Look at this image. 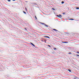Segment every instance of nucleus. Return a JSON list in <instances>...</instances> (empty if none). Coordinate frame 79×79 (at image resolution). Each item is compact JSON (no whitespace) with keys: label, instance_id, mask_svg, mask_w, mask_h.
Here are the masks:
<instances>
[{"label":"nucleus","instance_id":"obj_1","mask_svg":"<svg viewBox=\"0 0 79 79\" xmlns=\"http://www.w3.org/2000/svg\"><path fill=\"white\" fill-rule=\"evenodd\" d=\"M40 24H44V25L45 26H46V27H48V25H46V24H45L44 23H42L41 22H40Z\"/></svg>","mask_w":79,"mask_h":79},{"label":"nucleus","instance_id":"obj_2","mask_svg":"<svg viewBox=\"0 0 79 79\" xmlns=\"http://www.w3.org/2000/svg\"><path fill=\"white\" fill-rule=\"evenodd\" d=\"M57 17H58L60 18H62V15H61L59 14V15H57Z\"/></svg>","mask_w":79,"mask_h":79},{"label":"nucleus","instance_id":"obj_3","mask_svg":"<svg viewBox=\"0 0 79 79\" xmlns=\"http://www.w3.org/2000/svg\"><path fill=\"white\" fill-rule=\"evenodd\" d=\"M44 37H46V38H48V39H50V37H49V36H44Z\"/></svg>","mask_w":79,"mask_h":79},{"label":"nucleus","instance_id":"obj_4","mask_svg":"<svg viewBox=\"0 0 79 79\" xmlns=\"http://www.w3.org/2000/svg\"><path fill=\"white\" fill-rule=\"evenodd\" d=\"M30 44H31V45H33V47H35V45H34V44H33L32 43H30Z\"/></svg>","mask_w":79,"mask_h":79},{"label":"nucleus","instance_id":"obj_5","mask_svg":"<svg viewBox=\"0 0 79 79\" xmlns=\"http://www.w3.org/2000/svg\"><path fill=\"white\" fill-rule=\"evenodd\" d=\"M62 43H68V42H66V41H65V42H63V41H62Z\"/></svg>","mask_w":79,"mask_h":79},{"label":"nucleus","instance_id":"obj_6","mask_svg":"<svg viewBox=\"0 0 79 79\" xmlns=\"http://www.w3.org/2000/svg\"><path fill=\"white\" fill-rule=\"evenodd\" d=\"M53 30L55 31H56H56H58V30H57L55 29H53Z\"/></svg>","mask_w":79,"mask_h":79},{"label":"nucleus","instance_id":"obj_7","mask_svg":"<svg viewBox=\"0 0 79 79\" xmlns=\"http://www.w3.org/2000/svg\"><path fill=\"white\" fill-rule=\"evenodd\" d=\"M69 19V20H74V19Z\"/></svg>","mask_w":79,"mask_h":79},{"label":"nucleus","instance_id":"obj_8","mask_svg":"<svg viewBox=\"0 0 79 79\" xmlns=\"http://www.w3.org/2000/svg\"><path fill=\"white\" fill-rule=\"evenodd\" d=\"M52 10H54V11L55 10V8H52Z\"/></svg>","mask_w":79,"mask_h":79},{"label":"nucleus","instance_id":"obj_9","mask_svg":"<svg viewBox=\"0 0 79 79\" xmlns=\"http://www.w3.org/2000/svg\"><path fill=\"white\" fill-rule=\"evenodd\" d=\"M64 3V1H62L61 2V4H63Z\"/></svg>","mask_w":79,"mask_h":79},{"label":"nucleus","instance_id":"obj_10","mask_svg":"<svg viewBox=\"0 0 79 79\" xmlns=\"http://www.w3.org/2000/svg\"><path fill=\"white\" fill-rule=\"evenodd\" d=\"M23 13H24V14H26V12L24 11H23Z\"/></svg>","mask_w":79,"mask_h":79},{"label":"nucleus","instance_id":"obj_11","mask_svg":"<svg viewBox=\"0 0 79 79\" xmlns=\"http://www.w3.org/2000/svg\"><path fill=\"white\" fill-rule=\"evenodd\" d=\"M68 71H69V72H71V70L69 69H68Z\"/></svg>","mask_w":79,"mask_h":79},{"label":"nucleus","instance_id":"obj_12","mask_svg":"<svg viewBox=\"0 0 79 79\" xmlns=\"http://www.w3.org/2000/svg\"><path fill=\"white\" fill-rule=\"evenodd\" d=\"M35 18L36 19H37V17H36V16H35Z\"/></svg>","mask_w":79,"mask_h":79},{"label":"nucleus","instance_id":"obj_13","mask_svg":"<svg viewBox=\"0 0 79 79\" xmlns=\"http://www.w3.org/2000/svg\"><path fill=\"white\" fill-rule=\"evenodd\" d=\"M76 9H77V10H79V7H76Z\"/></svg>","mask_w":79,"mask_h":79},{"label":"nucleus","instance_id":"obj_14","mask_svg":"<svg viewBox=\"0 0 79 79\" xmlns=\"http://www.w3.org/2000/svg\"><path fill=\"white\" fill-rule=\"evenodd\" d=\"M54 50H56V48H54Z\"/></svg>","mask_w":79,"mask_h":79},{"label":"nucleus","instance_id":"obj_15","mask_svg":"<svg viewBox=\"0 0 79 79\" xmlns=\"http://www.w3.org/2000/svg\"><path fill=\"white\" fill-rule=\"evenodd\" d=\"M68 54H72V53L71 52H70L68 53Z\"/></svg>","mask_w":79,"mask_h":79},{"label":"nucleus","instance_id":"obj_16","mask_svg":"<svg viewBox=\"0 0 79 79\" xmlns=\"http://www.w3.org/2000/svg\"><path fill=\"white\" fill-rule=\"evenodd\" d=\"M48 46L49 47H50V48L51 47V46L50 45H48Z\"/></svg>","mask_w":79,"mask_h":79},{"label":"nucleus","instance_id":"obj_17","mask_svg":"<svg viewBox=\"0 0 79 79\" xmlns=\"http://www.w3.org/2000/svg\"><path fill=\"white\" fill-rule=\"evenodd\" d=\"M25 10L26 11H27V8H26V7H25Z\"/></svg>","mask_w":79,"mask_h":79},{"label":"nucleus","instance_id":"obj_18","mask_svg":"<svg viewBox=\"0 0 79 79\" xmlns=\"http://www.w3.org/2000/svg\"><path fill=\"white\" fill-rule=\"evenodd\" d=\"M76 55V56H79V55L77 54Z\"/></svg>","mask_w":79,"mask_h":79},{"label":"nucleus","instance_id":"obj_19","mask_svg":"<svg viewBox=\"0 0 79 79\" xmlns=\"http://www.w3.org/2000/svg\"><path fill=\"white\" fill-rule=\"evenodd\" d=\"M62 14L63 15H65V13H62Z\"/></svg>","mask_w":79,"mask_h":79},{"label":"nucleus","instance_id":"obj_20","mask_svg":"<svg viewBox=\"0 0 79 79\" xmlns=\"http://www.w3.org/2000/svg\"><path fill=\"white\" fill-rule=\"evenodd\" d=\"M25 29L26 31H27V29H26V28H25Z\"/></svg>","mask_w":79,"mask_h":79},{"label":"nucleus","instance_id":"obj_21","mask_svg":"<svg viewBox=\"0 0 79 79\" xmlns=\"http://www.w3.org/2000/svg\"><path fill=\"white\" fill-rule=\"evenodd\" d=\"M10 1H11V0H8V2H10Z\"/></svg>","mask_w":79,"mask_h":79},{"label":"nucleus","instance_id":"obj_22","mask_svg":"<svg viewBox=\"0 0 79 79\" xmlns=\"http://www.w3.org/2000/svg\"><path fill=\"white\" fill-rule=\"evenodd\" d=\"M34 5H37V4H36V3H34Z\"/></svg>","mask_w":79,"mask_h":79},{"label":"nucleus","instance_id":"obj_23","mask_svg":"<svg viewBox=\"0 0 79 79\" xmlns=\"http://www.w3.org/2000/svg\"><path fill=\"white\" fill-rule=\"evenodd\" d=\"M77 53H79V52H77Z\"/></svg>","mask_w":79,"mask_h":79},{"label":"nucleus","instance_id":"obj_24","mask_svg":"<svg viewBox=\"0 0 79 79\" xmlns=\"http://www.w3.org/2000/svg\"><path fill=\"white\" fill-rule=\"evenodd\" d=\"M13 1H15V0H13Z\"/></svg>","mask_w":79,"mask_h":79},{"label":"nucleus","instance_id":"obj_25","mask_svg":"<svg viewBox=\"0 0 79 79\" xmlns=\"http://www.w3.org/2000/svg\"><path fill=\"white\" fill-rule=\"evenodd\" d=\"M73 79H77L76 78H74Z\"/></svg>","mask_w":79,"mask_h":79},{"label":"nucleus","instance_id":"obj_26","mask_svg":"<svg viewBox=\"0 0 79 79\" xmlns=\"http://www.w3.org/2000/svg\"><path fill=\"white\" fill-rule=\"evenodd\" d=\"M44 42H45V43H46V41H45Z\"/></svg>","mask_w":79,"mask_h":79},{"label":"nucleus","instance_id":"obj_27","mask_svg":"<svg viewBox=\"0 0 79 79\" xmlns=\"http://www.w3.org/2000/svg\"><path fill=\"white\" fill-rule=\"evenodd\" d=\"M42 42H43V40H42Z\"/></svg>","mask_w":79,"mask_h":79},{"label":"nucleus","instance_id":"obj_28","mask_svg":"<svg viewBox=\"0 0 79 79\" xmlns=\"http://www.w3.org/2000/svg\"><path fill=\"white\" fill-rule=\"evenodd\" d=\"M26 2H27V1H26Z\"/></svg>","mask_w":79,"mask_h":79}]
</instances>
